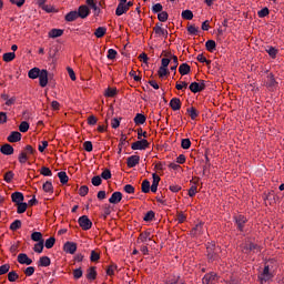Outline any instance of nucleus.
I'll return each instance as SVG.
<instances>
[{"instance_id": "e433bc0d", "label": "nucleus", "mask_w": 284, "mask_h": 284, "mask_svg": "<svg viewBox=\"0 0 284 284\" xmlns=\"http://www.w3.org/2000/svg\"><path fill=\"white\" fill-rule=\"evenodd\" d=\"M182 19H185L186 21H192L194 19V13L192 12V10H184L182 11Z\"/></svg>"}, {"instance_id": "5fc2aeb1", "label": "nucleus", "mask_w": 284, "mask_h": 284, "mask_svg": "<svg viewBox=\"0 0 284 284\" xmlns=\"http://www.w3.org/2000/svg\"><path fill=\"white\" fill-rule=\"evenodd\" d=\"M28 130H30V123H28L27 121L21 122L19 125V131L26 133L28 132Z\"/></svg>"}, {"instance_id": "dca6fc26", "label": "nucleus", "mask_w": 284, "mask_h": 284, "mask_svg": "<svg viewBox=\"0 0 284 284\" xmlns=\"http://www.w3.org/2000/svg\"><path fill=\"white\" fill-rule=\"evenodd\" d=\"M7 141H9V143H19V141H21V133L19 131H12L7 138Z\"/></svg>"}, {"instance_id": "f3484780", "label": "nucleus", "mask_w": 284, "mask_h": 284, "mask_svg": "<svg viewBox=\"0 0 284 284\" xmlns=\"http://www.w3.org/2000/svg\"><path fill=\"white\" fill-rule=\"evenodd\" d=\"M152 185H151V192L156 193V190H159V183L161 182V176H159V174L153 173L152 174Z\"/></svg>"}, {"instance_id": "f8f14e48", "label": "nucleus", "mask_w": 284, "mask_h": 284, "mask_svg": "<svg viewBox=\"0 0 284 284\" xmlns=\"http://www.w3.org/2000/svg\"><path fill=\"white\" fill-rule=\"evenodd\" d=\"M141 161V156L139 155H131L126 159L128 168H136Z\"/></svg>"}, {"instance_id": "8fccbe9b", "label": "nucleus", "mask_w": 284, "mask_h": 284, "mask_svg": "<svg viewBox=\"0 0 284 284\" xmlns=\"http://www.w3.org/2000/svg\"><path fill=\"white\" fill-rule=\"evenodd\" d=\"M169 14L166 11H161L160 13H158V19L159 21H161V23H165V21H168L169 19Z\"/></svg>"}, {"instance_id": "72a5a7b5", "label": "nucleus", "mask_w": 284, "mask_h": 284, "mask_svg": "<svg viewBox=\"0 0 284 284\" xmlns=\"http://www.w3.org/2000/svg\"><path fill=\"white\" fill-rule=\"evenodd\" d=\"M116 88H108V89H105V91H104V97H106V98H109V99H112V98H114V97H116Z\"/></svg>"}, {"instance_id": "e2e57ef3", "label": "nucleus", "mask_w": 284, "mask_h": 284, "mask_svg": "<svg viewBox=\"0 0 284 284\" xmlns=\"http://www.w3.org/2000/svg\"><path fill=\"white\" fill-rule=\"evenodd\" d=\"M172 63L173 65H171V71L176 74V69L179 68V58L176 55H173Z\"/></svg>"}, {"instance_id": "052dcab7", "label": "nucleus", "mask_w": 284, "mask_h": 284, "mask_svg": "<svg viewBox=\"0 0 284 284\" xmlns=\"http://www.w3.org/2000/svg\"><path fill=\"white\" fill-rule=\"evenodd\" d=\"M119 266L116 264H111L106 268V275L108 276H114V271L118 270Z\"/></svg>"}, {"instance_id": "6ab92c4d", "label": "nucleus", "mask_w": 284, "mask_h": 284, "mask_svg": "<svg viewBox=\"0 0 284 284\" xmlns=\"http://www.w3.org/2000/svg\"><path fill=\"white\" fill-rule=\"evenodd\" d=\"M0 152L6 156H11V154H14V148H12L10 144H4L0 148Z\"/></svg>"}, {"instance_id": "680f3d73", "label": "nucleus", "mask_w": 284, "mask_h": 284, "mask_svg": "<svg viewBox=\"0 0 284 284\" xmlns=\"http://www.w3.org/2000/svg\"><path fill=\"white\" fill-rule=\"evenodd\" d=\"M158 74L160 79H163V77H168V74H170V71L168 70V68L160 67Z\"/></svg>"}, {"instance_id": "0e129e2a", "label": "nucleus", "mask_w": 284, "mask_h": 284, "mask_svg": "<svg viewBox=\"0 0 284 284\" xmlns=\"http://www.w3.org/2000/svg\"><path fill=\"white\" fill-rule=\"evenodd\" d=\"M116 54H118L116 50L109 49L106 59H109L110 61H114V59H116Z\"/></svg>"}, {"instance_id": "0eeeda50", "label": "nucleus", "mask_w": 284, "mask_h": 284, "mask_svg": "<svg viewBox=\"0 0 284 284\" xmlns=\"http://www.w3.org/2000/svg\"><path fill=\"white\" fill-rule=\"evenodd\" d=\"M77 12L79 19H88L90 17V8L85 4L80 6Z\"/></svg>"}, {"instance_id": "a211bd4d", "label": "nucleus", "mask_w": 284, "mask_h": 284, "mask_svg": "<svg viewBox=\"0 0 284 284\" xmlns=\"http://www.w3.org/2000/svg\"><path fill=\"white\" fill-rule=\"evenodd\" d=\"M244 250L246 252H253L254 254H258V252H261V246L250 242V243L245 244Z\"/></svg>"}, {"instance_id": "393cba45", "label": "nucleus", "mask_w": 284, "mask_h": 284, "mask_svg": "<svg viewBox=\"0 0 284 284\" xmlns=\"http://www.w3.org/2000/svg\"><path fill=\"white\" fill-rule=\"evenodd\" d=\"M87 278L88 281H97V267L91 266L87 271Z\"/></svg>"}, {"instance_id": "c03bdc74", "label": "nucleus", "mask_w": 284, "mask_h": 284, "mask_svg": "<svg viewBox=\"0 0 284 284\" xmlns=\"http://www.w3.org/2000/svg\"><path fill=\"white\" fill-rule=\"evenodd\" d=\"M18 278H19V274L17 273V271H11L8 273V281L10 283H14Z\"/></svg>"}, {"instance_id": "9b49d317", "label": "nucleus", "mask_w": 284, "mask_h": 284, "mask_svg": "<svg viewBox=\"0 0 284 284\" xmlns=\"http://www.w3.org/2000/svg\"><path fill=\"white\" fill-rule=\"evenodd\" d=\"M17 261L20 265H32V258L28 257L26 253H20Z\"/></svg>"}, {"instance_id": "f257e3e1", "label": "nucleus", "mask_w": 284, "mask_h": 284, "mask_svg": "<svg viewBox=\"0 0 284 284\" xmlns=\"http://www.w3.org/2000/svg\"><path fill=\"white\" fill-rule=\"evenodd\" d=\"M206 253L209 262L214 263V261H219V254H221V246H217L214 242L207 243Z\"/></svg>"}, {"instance_id": "ea45409f", "label": "nucleus", "mask_w": 284, "mask_h": 284, "mask_svg": "<svg viewBox=\"0 0 284 284\" xmlns=\"http://www.w3.org/2000/svg\"><path fill=\"white\" fill-rule=\"evenodd\" d=\"M54 243H57V239L51 236L48 240H45L44 247H47V250H52V247H54Z\"/></svg>"}, {"instance_id": "c9c22d12", "label": "nucleus", "mask_w": 284, "mask_h": 284, "mask_svg": "<svg viewBox=\"0 0 284 284\" xmlns=\"http://www.w3.org/2000/svg\"><path fill=\"white\" fill-rule=\"evenodd\" d=\"M17 54L14 52H7L2 55V59L6 63H10V61H14Z\"/></svg>"}, {"instance_id": "20e7f679", "label": "nucleus", "mask_w": 284, "mask_h": 284, "mask_svg": "<svg viewBox=\"0 0 284 284\" xmlns=\"http://www.w3.org/2000/svg\"><path fill=\"white\" fill-rule=\"evenodd\" d=\"M189 89L191 90V92H193V94H196L199 92H203V90H205V80H201V82H192L189 85Z\"/></svg>"}, {"instance_id": "473e14b6", "label": "nucleus", "mask_w": 284, "mask_h": 284, "mask_svg": "<svg viewBox=\"0 0 284 284\" xmlns=\"http://www.w3.org/2000/svg\"><path fill=\"white\" fill-rule=\"evenodd\" d=\"M205 48H206L207 52H214V50H216V41L207 40L205 42Z\"/></svg>"}, {"instance_id": "bf43d9fd", "label": "nucleus", "mask_w": 284, "mask_h": 284, "mask_svg": "<svg viewBox=\"0 0 284 284\" xmlns=\"http://www.w3.org/2000/svg\"><path fill=\"white\" fill-rule=\"evenodd\" d=\"M91 183L92 185H94L95 187H99V185H101V183H103V180L101 179V176L95 175L91 179Z\"/></svg>"}, {"instance_id": "cd10ccee", "label": "nucleus", "mask_w": 284, "mask_h": 284, "mask_svg": "<svg viewBox=\"0 0 284 284\" xmlns=\"http://www.w3.org/2000/svg\"><path fill=\"white\" fill-rule=\"evenodd\" d=\"M50 39H58V37H63V29H51L49 31Z\"/></svg>"}, {"instance_id": "3c124183", "label": "nucleus", "mask_w": 284, "mask_h": 284, "mask_svg": "<svg viewBox=\"0 0 284 284\" xmlns=\"http://www.w3.org/2000/svg\"><path fill=\"white\" fill-rule=\"evenodd\" d=\"M43 240H41L40 242H38L34 247H33V251L37 252V254H41L43 252Z\"/></svg>"}, {"instance_id": "49530a36", "label": "nucleus", "mask_w": 284, "mask_h": 284, "mask_svg": "<svg viewBox=\"0 0 284 284\" xmlns=\"http://www.w3.org/2000/svg\"><path fill=\"white\" fill-rule=\"evenodd\" d=\"M10 230L12 232H17V230H21V220H16L11 223Z\"/></svg>"}, {"instance_id": "4c0bfd02", "label": "nucleus", "mask_w": 284, "mask_h": 284, "mask_svg": "<svg viewBox=\"0 0 284 284\" xmlns=\"http://www.w3.org/2000/svg\"><path fill=\"white\" fill-rule=\"evenodd\" d=\"M151 187L152 186H150V180H143L141 187L143 194H150V190H152Z\"/></svg>"}, {"instance_id": "774afa93", "label": "nucleus", "mask_w": 284, "mask_h": 284, "mask_svg": "<svg viewBox=\"0 0 284 284\" xmlns=\"http://www.w3.org/2000/svg\"><path fill=\"white\" fill-rule=\"evenodd\" d=\"M88 192H90V189L88 187V185H82L79 189V194L80 196H85L88 194Z\"/></svg>"}, {"instance_id": "37998d69", "label": "nucleus", "mask_w": 284, "mask_h": 284, "mask_svg": "<svg viewBox=\"0 0 284 284\" xmlns=\"http://www.w3.org/2000/svg\"><path fill=\"white\" fill-rule=\"evenodd\" d=\"M58 178L60 179V183H62V185H65V183L69 181L68 173L63 171L58 173Z\"/></svg>"}, {"instance_id": "2eb2a0df", "label": "nucleus", "mask_w": 284, "mask_h": 284, "mask_svg": "<svg viewBox=\"0 0 284 284\" xmlns=\"http://www.w3.org/2000/svg\"><path fill=\"white\" fill-rule=\"evenodd\" d=\"M24 199L26 197L23 196V193H21V192H13L11 194V201L16 205H19V203H23Z\"/></svg>"}, {"instance_id": "a18cd8bd", "label": "nucleus", "mask_w": 284, "mask_h": 284, "mask_svg": "<svg viewBox=\"0 0 284 284\" xmlns=\"http://www.w3.org/2000/svg\"><path fill=\"white\" fill-rule=\"evenodd\" d=\"M31 240H33L37 243H40V241H43V234L41 232H33L31 234Z\"/></svg>"}, {"instance_id": "7c9ffc66", "label": "nucleus", "mask_w": 284, "mask_h": 284, "mask_svg": "<svg viewBox=\"0 0 284 284\" xmlns=\"http://www.w3.org/2000/svg\"><path fill=\"white\" fill-rule=\"evenodd\" d=\"M148 118H145L144 114L142 113H136L135 118H134V123L135 125H143V123H145Z\"/></svg>"}, {"instance_id": "1a4fd4ad", "label": "nucleus", "mask_w": 284, "mask_h": 284, "mask_svg": "<svg viewBox=\"0 0 284 284\" xmlns=\"http://www.w3.org/2000/svg\"><path fill=\"white\" fill-rule=\"evenodd\" d=\"M123 200V193L115 191L112 193L111 197L109 199V203H112V205H116L121 203Z\"/></svg>"}, {"instance_id": "ddd939ff", "label": "nucleus", "mask_w": 284, "mask_h": 284, "mask_svg": "<svg viewBox=\"0 0 284 284\" xmlns=\"http://www.w3.org/2000/svg\"><path fill=\"white\" fill-rule=\"evenodd\" d=\"M38 79H39L40 87L45 88V85H48V70L42 69Z\"/></svg>"}, {"instance_id": "412c9836", "label": "nucleus", "mask_w": 284, "mask_h": 284, "mask_svg": "<svg viewBox=\"0 0 284 284\" xmlns=\"http://www.w3.org/2000/svg\"><path fill=\"white\" fill-rule=\"evenodd\" d=\"M52 261L48 256H41L38 261V267H50Z\"/></svg>"}, {"instance_id": "338daca9", "label": "nucleus", "mask_w": 284, "mask_h": 284, "mask_svg": "<svg viewBox=\"0 0 284 284\" xmlns=\"http://www.w3.org/2000/svg\"><path fill=\"white\" fill-rule=\"evenodd\" d=\"M12 179H14V172L8 171V172L4 174V181H6V183H12Z\"/></svg>"}, {"instance_id": "69168bd1", "label": "nucleus", "mask_w": 284, "mask_h": 284, "mask_svg": "<svg viewBox=\"0 0 284 284\" xmlns=\"http://www.w3.org/2000/svg\"><path fill=\"white\" fill-rule=\"evenodd\" d=\"M267 14H270V9L267 7H264L257 12V17H260V19H264V17H267Z\"/></svg>"}, {"instance_id": "bb28decb", "label": "nucleus", "mask_w": 284, "mask_h": 284, "mask_svg": "<svg viewBox=\"0 0 284 284\" xmlns=\"http://www.w3.org/2000/svg\"><path fill=\"white\" fill-rule=\"evenodd\" d=\"M40 74H41V69H39V68H32L31 70H29V72H28V77H29V79H39V77H40Z\"/></svg>"}, {"instance_id": "6e6552de", "label": "nucleus", "mask_w": 284, "mask_h": 284, "mask_svg": "<svg viewBox=\"0 0 284 284\" xmlns=\"http://www.w3.org/2000/svg\"><path fill=\"white\" fill-rule=\"evenodd\" d=\"M272 278V274H270V266H265L263 272L258 275L260 283H267Z\"/></svg>"}, {"instance_id": "5701e85b", "label": "nucleus", "mask_w": 284, "mask_h": 284, "mask_svg": "<svg viewBox=\"0 0 284 284\" xmlns=\"http://www.w3.org/2000/svg\"><path fill=\"white\" fill-rule=\"evenodd\" d=\"M192 71V68L190 67V64L187 63H182L179 67V72L182 77H185V74H190V72Z\"/></svg>"}, {"instance_id": "f03ea898", "label": "nucleus", "mask_w": 284, "mask_h": 284, "mask_svg": "<svg viewBox=\"0 0 284 284\" xmlns=\"http://www.w3.org/2000/svg\"><path fill=\"white\" fill-rule=\"evenodd\" d=\"M233 221L239 230V232H243L245 230V223H247V217L244 215H234Z\"/></svg>"}, {"instance_id": "f704fd0d", "label": "nucleus", "mask_w": 284, "mask_h": 284, "mask_svg": "<svg viewBox=\"0 0 284 284\" xmlns=\"http://www.w3.org/2000/svg\"><path fill=\"white\" fill-rule=\"evenodd\" d=\"M128 8L125 7V4H118L116 9H115V14L116 17H121L123 14H125V12H128Z\"/></svg>"}, {"instance_id": "c85d7f7f", "label": "nucleus", "mask_w": 284, "mask_h": 284, "mask_svg": "<svg viewBox=\"0 0 284 284\" xmlns=\"http://www.w3.org/2000/svg\"><path fill=\"white\" fill-rule=\"evenodd\" d=\"M108 32V28L105 27H99L98 29H95L94 31V37H97V39H103V37H105V33Z\"/></svg>"}, {"instance_id": "58836bf2", "label": "nucleus", "mask_w": 284, "mask_h": 284, "mask_svg": "<svg viewBox=\"0 0 284 284\" xmlns=\"http://www.w3.org/2000/svg\"><path fill=\"white\" fill-rule=\"evenodd\" d=\"M189 116L192 119V121H196V118L199 116V111L194 106L186 110Z\"/></svg>"}, {"instance_id": "de8ad7c7", "label": "nucleus", "mask_w": 284, "mask_h": 284, "mask_svg": "<svg viewBox=\"0 0 284 284\" xmlns=\"http://www.w3.org/2000/svg\"><path fill=\"white\" fill-rule=\"evenodd\" d=\"M201 232H203V223L196 224L195 227L191 231V234L196 236V234H201Z\"/></svg>"}, {"instance_id": "79ce46f5", "label": "nucleus", "mask_w": 284, "mask_h": 284, "mask_svg": "<svg viewBox=\"0 0 284 284\" xmlns=\"http://www.w3.org/2000/svg\"><path fill=\"white\" fill-rule=\"evenodd\" d=\"M43 192H49L52 193L54 192V186H52V182L51 181H47L43 185H42Z\"/></svg>"}, {"instance_id": "6e6d98bb", "label": "nucleus", "mask_w": 284, "mask_h": 284, "mask_svg": "<svg viewBox=\"0 0 284 284\" xmlns=\"http://www.w3.org/2000/svg\"><path fill=\"white\" fill-rule=\"evenodd\" d=\"M154 216H155L154 211H149L144 215L143 221H145L146 223H150V221H154Z\"/></svg>"}, {"instance_id": "603ef678", "label": "nucleus", "mask_w": 284, "mask_h": 284, "mask_svg": "<svg viewBox=\"0 0 284 284\" xmlns=\"http://www.w3.org/2000/svg\"><path fill=\"white\" fill-rule=\"evenodd\" d=\"M181 148L183 150H190V148H192V141H190V139H182Z\"/></svg>"}, {"instance_id": "9d476101", "label": "nucleus", "mask_w": 284, "mask_h": 284, "mask_svg": "<svg viewBox=\"0 0 284 284\" xmlns=\"http://www.w3.org/2000/svg\"><path fill=\"white\" fill-rule=\"evenodd\" d=\"M153 32L158 37H164V39H168V31L163 29V24L156 23L155 27L153 28Z\"/></svg>"}, {"instance_id": "a19ab883", "label": "nucleus", "mask_w": 284, "mask_h": 284, "mask_svg": "<svg viewBox=\"0 0 284 284\" xmlns=\"http://www.w3.org/2000/svg\"><path fill=\"white\" fill-rule=\"evenodd\" d=\"M18 206L17 212L18 214H23L26 213V210H28V203L26 202H20L19 204H16Z\"/></svg>"}, {"instance_id": "2f4dec72", "label": "nucleus", "mask_w": 284, "mask_h": 284, "mask_svg": "<svg viewBox=\"0 0 284 284\" xmlns=\"http://www.w3.org/2000/svg\"><path fill=\"white\" fill-rule=\"evenodd\" d=\"M139 241H141V243H148V241H152L151 233L148 231L142 232L139 236Z\"/></svg>"}, {"instance_id": "7ed1b4c3", "label": "nucleus", "mask_w": 284, "mask_h": 284, "mask_svg": "<svg viewBox=\"0 0 284 284\" xmlns=\"http://www.w3.org/2000/svg\"><path fill=\"white\" fill-rule=\"evenodd\" d=\"M80 227L84 231L92 230V221L88 215H82L78 219Z\"/></svg>"}, {"instance_id": "4be33fe9", "label": "nucleus", "mask_w": 284, "mask_h": 284, "mask_svg": "<svg viewBox=\"0 0 284 284\" xmlns=\"http://www.w3.org/2000/svg\"><path fill=\"white\" fill-rule=\"evenodd\" d=\"M170 108L176 112L180 108H181V99L179 98H173L171 99L170 103H169Z\"/></svg>"}, {"instance_id": "13d9d810", "label": "nucleus", "mask_w": 284, "mask_h": 284, "mask_svg": "<svg viewBox=\"0 0 284 284\" xmlns=\"http://www.w3.org/2000/svg\"><path fill=\"white\" fill-rule=\"evenodd\" d=\"M40 174H42V176H52V170L48 166H42L40 169Z\"/></svg>"}, {"instance_id": "4d7b16f0", "label": "nucleus", "mask_w": 284, "mask_h": 284, "mask_svg": "<svg viewBox=\"0 0 284 284\" xmlns=\"http://www.w3.org/2000/svg\"><path fill=\"white\" fill-rule=\"evenodd\" d=\"M187 32H189V34L196 37V34H199V28H196V26H194V24H190V26H187Z\"/></svg>"}, {"instance_id": "c756f323", "label": "nucleus", "mask_w": 284, "mask_h": 284, "mask_svg": "<svg viewBox=\"0 0 284 284\" xmlns=\"http://www.w3.org/2000/svg\"><path fill=\"white\" fill-rule=\"evenodd\" d=\"M64 19L68 22L77 21V19H79V13L78 11H70L65 14Z\"/></svg>"}, {"instance_id": "09e8293b", "label": "nucleus", "mask_w": 284, "mask_h": 284, "mask_svg": "<svg viewBox=\"0 0 284 284\" xmlns=\"http://www.w3.org/2000/svg\"><path fill=\"white\" fill-rule=\"evenodd\" d=\"M161 12H163V4H161V3L153 4L152 13L153 14H160Z\"/></svg>"}, {"instance_id": "aec40b11", "label": "nucleus", "mask_w": 284, "mask_h": 284, "mask_svg": "<svg viewBox=\"0 0 284 284\" xmlns=\"http://www.w3.org/2000/svg\"><path fill=\"white\" fill-rule=\"evenodd\" d=\"M85 3L87 6H89V8H91V10L94 11L95 17H99V14H101V8L97 6V2H94V0H87Z\"/></svg>"}, {"instance_id": "4468645a", "label": "nucleus", "mask_w": 284, "mask_h": 284, "mask_svg": "<svg viewBox=\"0 0 284 284\" xmlns=\"http://www.w3.org/2000/svg\"><path fill=\"white\" fill-rule=\"evenodd\" d=\"M63 251L67 254H74L77 252V243L74 242H65L63 245Z\"/></svg>"}, {"instance_id": "b1692460", "label": "nucleus", "mask_w": 284, "mask_h": 284, "mask_svg": "<svg viewBox=\"0 0 284 284\" xmlns=\"http://www.w3.org/2000/svg\"><path fill=\"white\" fill-rule=\"evenodd\" d=\"M265 52H267L268 57H271V59H276V55L278 54V49H276L275 47L272 45H267L265 47Z\"/></svg>"}, {"instance_id": "a878e982", "label": "nucleus", "mask_w": 284, "mask_h": 284, "mask_svg": "<svg viewBox=\"0 0 284 284\" xmlns=\"http://www.w3.org/2000/svg\"><path fill=\"white\" fill-rule=\"evenodd\" d=\"M214 281H216V275L214 273L205 274L202 278L203 284H212Z\"/></svg>"}, {"instance_id": "423d86ee", "label": "nucleus", "mask_w": 284, "mask_h": 284, "mask_svg": "<svg viewBox=\"0 0 284 284\" xmlns=\"http://www.w3.org/2000/svg\"><path fill=\"white\" fill-rule=\"evenodd\" d=\"M266 88L270 90H276L278 88V82L274 78V73H268L266 77Z\"/></svg>"}, {"instance_id": "39448f33", "label": "nucleus", "mask_w": 284, "mask_h": 284, "mask_svg": "<svg viewBox=\"0 0 284 284\" xmlns=\"http://www.w3.org/2000/svg\"><path fill=\"white\" fill-rule=\"evenodd\" d=\"M148 148H150V142H148L145 139L139 140L131 144L132 150H148Z\"/></svg>"}, {"instance_id": "864d4df0", "label": "nucleus", "mask_w": 284, "mask_h": 284, "mask_svg": "<svg viewBox=\"0 0 284 284\" xmlns=\"http://www.w3.org/2000/svg\"><path fill=\"white\" fill-rule=\"evenodd\" d=\"M100 179H104V181H110L112 179V172L109 169H105L102 173Z\"/></svg>"}]
</instances>
